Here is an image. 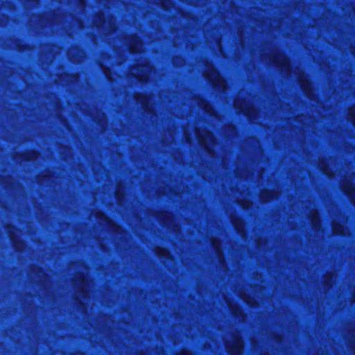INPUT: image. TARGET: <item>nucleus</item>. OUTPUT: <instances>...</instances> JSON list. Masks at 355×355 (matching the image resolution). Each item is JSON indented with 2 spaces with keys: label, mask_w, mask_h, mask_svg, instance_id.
Returning <instances> with one entry per match:
<instances>
[{
  "label": "nucleus",
  "mask_w": 355,
  "mask_h": 355,
  "mask_svg": "<svg viewBox=\"0 0 355 355\" xmlns=\"http://www.w3.org/2000/svg\"><path fill=\"white\" fill-rule=\"evenodd\" d=\"M137 40H138V37H134L131 40L132 42H137Z\"/></svg>",
  "instance_id": "obj_5"
},
{
  "label": "nucleus",
  "mask_w": 355,
  "mask_h": 355,
  "mask_svg": "<svg viewBox=\"0 0 355 355\" xmlns=\"http://www.w3.org/2000/svg\"><path fill=\"white\" fill-rule=\"evenodd\" d=\"M272 62L275 65L279 64V62L276 59H274Z\"/></svg>",
  "instance_id": "obj_6"
},
{
  "label": "nucleus",
  "mask_w": 355,
  "mask_h": 355,
  "mask_svg": "<svg viewBox=\"0 0 355 355\" xmlns=\"http://www.w3.org/2000/svg\"><path fill=\"white\" fill-rule=\"evenodd\" d=\"M10 238H11V240L12 241V243H13V244L15 245V246H16V245H17V243H21V241H19V240H18V239H17V240H14V239H13V238H12V235H10Z\"/></svg>",
  "instance_id": "obj_4"
},
{
  "label": "nucleus",
  "mask_w": 355,
  "mask_h": 355,
  "mask_svg": "<svg viewBox=\"0 0 355 355\" xmlns=\"http://www.w3.org/2000/svg\"><path fill=\"white\" fill-rule=\"evenodd\" d=\"M25 45L24 44H22L21 46H19V48L21 49V47H24Z\"/></svg>",
  "instance_id": "obj_9"
},
{
  "label": "nucleus",
  "mask_w": 355,
  "mask_h": 355,
  "mask_svg": "<svg viewBox=\"0 0 355 355\" xmlns=\"http://www.w3.org/2000/svg\"><path fill=\"white\" fill-rule=\"evenodd\" d=\"M286 65V62H282V66H285Z\"/></svg>",
  "instance_id": "obj_10"
},
{
  "label": "nucleus",
  "mask_w": 355,
  "mask_h": 355,
  "mask_svg": "<svg viewBox=\"0 0 355 355\" xmlns=\"http://www.w3.org/2000/svg\"><path fill=\"white\" fill-rule=\"evenodd\" d=\"M182 355H188V354H187V353H186V352H183V353H182Z\"/></svg>",
  "instance_id": "obj_8"
},
{
  "label": "nucleus",
  "mask_w": 355,
  "mask_h": 355,
  "mask_svg": "<svg viewBox=\"0 0 355 355\" xmlns=\"http://www.w3.org/2000/svg\"><path fill=\"white\" fill-rule=\"evenodd\" d=\"M20 157L23 160L28 161L30 159V154L28 153L20 154Z\"/></svg>",
  "instance_id": "obj_2"
},
{
  "label": "nucleus",
  "mask_w": 355,
  "mask_h": 355,
  "mask_svg": "<svg viewBox=\"0 0 355 355\" xmlns=\"http://www.w3.org/2000/svg\"><path fill=\"white\" fill-rule=\"evenodd\" d=\"M148 100V97L146 95L143 94H139L138 97L136 98L137 102L141 101L142 104H145V102Z\"/></svg>",
  "instance_id": "obj_1"
},
{
  "label": "nucleus",
  "mask_w": 355,
  "mask_h": 355,
  "mask_svg": "<svg viewBox=\"0 0 355 355\" xmlns=\"http://www.w3.org/2000/svg\"><path fill=\"white\" fill-rule=\"evenodd\" d=\"M352 191H354V188L352 187H349L348 191H345V193H347L349 196H351V193Z\"/></svg>",
  "instance_id": "obj_3"
},
{
  "label": "nucleus",
  "mask_w": 355,
  "mask_h": 355,
  "mask_svg": "<svg viewBox=\"0 0 355 355\" xmlns=\"http://www.w3.org/2000/svg\"><path fill=\"white\" fill-rule=\"evenodd\" d=\"M207 106H208V103H207V102H206V103L205 104V106L203 107V108H204L205 110H206V107H207Z\"/></svg>",
  "instance_id": "obj_7"
}]
</instances>
